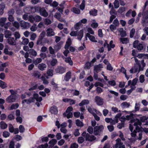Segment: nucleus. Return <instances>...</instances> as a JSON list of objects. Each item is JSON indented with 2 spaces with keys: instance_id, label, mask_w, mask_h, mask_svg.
I'll use <instances>...</instances> for the list:
<instances>
[{
  "instance_id": "23",
  "label": "nucleus",
  "mask_w": 148,
  "mask_h": 148,
  "mask_svg": "<svg viewBox=\"0 0 148 148\" xmlns=\"http://www.w3.org/2000/svg\"><path fill=\"white\" fill-rule=\"evenodd\" d=\"M84 35L83 31L82 29L79 32H77V39L80 40H81Z\"/></svg>"
},
{
  "instance_id": "64",
  "label": "nucleus",
  "mask_w": 148,
  "mask_h": 148,
  "mask_svg": "<svg viewBox=\"0 0 148 148\" xmlns=\"http://www.w3.org/2000/svg\"><path fill=\"white\" fill-rule=\"evenodd\" d=\"M6 66V64L5 63L2 64L0 65V71H3L4 70Z\"/></svg>"
},
{
  "instance_id": "22",
  "label": "nucleus",
  "mask_w": 148,
  "mask_h": 148,
  "mask_svg": "<svg viewBox=\"0 0 148 148\" xmlns=\"http://www.w3.org/2000/svg\"><path fill=\"white\" fill-rule=\"evenodd\" d=\"M86 36H88L91 41L94 42H97V40L95 39V37L92 35H90L89 34L87 33Z\"/></svg>"
},
{
  "instance_id": "2",
  "label": "nucleus",
  "mask_w": 148,
  "mask_h": 148,
  "mask_svg": "<svg viewBox=\"0 0 148 148\" xmlns=\"http://www.w3.org/2000/svg\"><path fill=\"white\" fill-rule=\"evenodd\" d=\"M35 99L37 101L40 102L42 100V98L41 97H39L38 94H34L33 95V97H30L28 99L23 100L22 102V104L23 105L25 103L27 104H29L34 102L35 101Z\"/></svg>"
},
{
  "instance_id": "30",
  "label": "nucleus",
  "mask_w": 148,
  "mask_h": 148,
  "mask_svg": "<svg viewBox=\"0 0 148 148\" xmlns=\"http://www.w3.org/2000/svg\"><path fill=\"white\" fill-rule=\"evenodd\" d=\"M89 103V101L87 99H84L82 100L81 102L79 104V106H81L84 105L88 104Z\"/></svg>"
},
{
  "instance_id": "57",
  "label": "nucleus",
  "mask_w": 148,
  "mask_h": 148,
  "mask_svg": "<svg viewBox=\"0 0 148 148\" xmlns=\"http://www.w3.org/2000/svg\"><path fill=\"white\" fill-rule=\"evenodd\" d=\"M94 86L96 87H98V86H100L102 87H103L104 84L100 82H96L94 84Z\"/></svg>"
},
{
  "instance_id": "43",
  "label": "nucleus",
  "mask_w": 148,
  "mask_h": 148,
  "mask_svg": "<svg viewBox=\"0 0 148 148\" xmlns=\"http://www.w3.org/2000/svg\"><path fill=\"white\" fill-rule=\"evenodd\" d=\"M82 24L80 22L77 23L74 26V28L75 30H78L80 28V27L81 26Z\"/></svg>"
},
{
  "instance_id": "13",
  "label": "nucleus",
  "mask_w": 148,
  "mask_h": 148,
  "mask_svg": "<svg viewBox=\"0 0 148 148\" xmlns=\"http://www.w3.org/2000/svg\"><path fill=\"white\" fill-rule=\"evenodd\" d=\"M123 112H127V113L130 114V115L126 116L125 117L124 116H122V117H123V118L122 119V120H123L124 121H125V120H129L131 119L134 115V114L132 113V112L130 111L127 112L126 111H124Z\"/></svg>"
},
{
  "instance_id": "36",
  "label": "nucleus",
  "mask_w": 148,
  "mask_h": 148,
  "mask_svg": "<svg viewBox=\"0 0 148 148\" xmlns=\"http://www.w3.org/2000/svg\"><path fill=\"white\" fill-rule=\"evenodd\" d=\"M5 6V4L4 3L0 4V14L1 15H2L3 13Z\"/></svg>"
},
{
  "instance_id": "8",
  "label": "nucleus",
  "mask_w": 148,
  "mask_h": 148,
  "mask_svg": "<svg viewBox=\"0 0 148 148\" xmlns=\"http://www.w3.org/2000/svg\"><path fill=\"white\" fill-rule=\"evenodd\" d=\"M130 122L132 123H134V125L136 126V128L137 130L138 129V126H141V123L139 119H132L131 120Z\"/></svg>"
},
{
  "instance_id": "1",
  "label": "nucleus",
  "mask_w": 148,
  "mask_h": 148,
  "mask_svg": "<svg viewBox=\"0 0 148 148\" xmlns=\"http://www.w3.org/2000/svg\"><path fill=\"white\" fill-rule=\"evenodd\" d=\"M146 64L144 62V60H142L140 63L135 64L133 67L130 70L131 73H134L140 71H143L144 67L145 66Z\"/></svg>"
},
{
  "instance_id": "34",
  "label": "nucleus",
  "mask_w": 148,
  "mask_h": 148,
  "mask_svg": "<svg viewBox=\"0 0 148 148\" xmlns=\"http://www.w3.org/2000/svg\"><path fill=\"white\" fill-rule=\"evenodd\" d=\"M130 106V103L127 102H123L121 104V106L123 108H128Z\"/></svg>"
},
{
  "instance_id": "56",
  "label": "nucleus",
  "mask_w": 148,
  "mask_h": 148,
  "mask_svg": "<svg viewBox=\"0 0 148 148\" xmlns=\"http://www.w3.org/2000/svg\"><path fill=\"white\" fill-rule=\"evenodd\" d=\"M126 8L125 7H120L119 9L118 12L119 13H122L125 11Z\"/></svg>"
},
{
  "instance_id": "27",
  "label": "nucleus",
  "mask_w": 148,
  "mask_h": 148,
  "mask_svg": "<svg viewBox=\"0 0 148 148\" xmlns=\"http://www.w3.org/2000/svg\"><path fill=\"white\" fill-rule=\"evenodd\" d=\"M123 118V117H121L120 118V120L121 122V123H119L117 125V127L120 129H121L124 125L125 123L124 121L122 120Z\"/></svg>"
},
{
  "instance_id": "10",
  "label": "nucleus",
  "mask_w": 148,
  "mask_h": 148,
  "mask_svg": "<svg viewBox=\"0 0 148 148\" xmlns=\"http://www.w3.org/2000/svg\"><path fill=\"white\" fill-rule=\"evenodd\" d=\"M103 129V127L102 125L99 126H96L94 128V134L95 135H98L99 132L102 131Z\"/></svg>"
},
{
  "instance_id": "50",
  "label": "nucleus",
  "mask_w": 148,
  "mask_h": 148,
  "mask_svg": "<svg viewBox=\"0 0 148 148\" xmlns=\"http://www.w3.org/2000/svg\"><path fill=\"white\" fill-rule=\"evenodd\" d=\"M108 83L109 85L112 86H114L116 85L115 81L114 80L108 81Z\"/></svg>"
},
{
  "instance_id": "59",
  "label": "nucleus",
  "mask_w": 148,
  "mask_h": 148,
  "mask_svg": "<svg viewBox=\"0 0 148 148\" xmlns=\"http://www.w3.org/2000/svg\"><path fill=\"white\" fill-rule=\"evenodd\" d=\"M140 82L143 83L145 81V76L143 75H141L139 77V78Z\"/></svg>"
},
{
  "instance_id": "55",
  "label": "nucleus",
  "mask_w": 148,
  "mask_h": 148,
  "mask_svg": "<svg viewBox=\"0 0 148 148\" xmlns=\"http://www.w3.org/2000/svg\"><path fill=\"white\" fill-rule=\"evenodd\" d=\"M72 10L74 13L75 14H79L80 13V11L79 9L75 8H73Z\"/></svg>"
},
{
  "instance_id": "54",
  "label": "nucleus",
  "mask_w": 148,
  "mask_h": 148,
  "mask_svg": "<svg viewBox=\"0 0 148 148\" xmlns=\"http://www.w3.org/2000/svg\"><path fill=\"white\" fill-rule=\"evenodd\" d=\"M94 75H93V77L96 80L98 79L99 81H102V80H103V79H101L100 78H99L98 77V75L97 73H95L94 71Z\"/></svg>"
},
{
  "instance_id": "44",
  "label": "nucleus",
  "mask_w": 148,
  "mask_h": 148,
  "mask_svg": "<svg viewBox=\"0 0 148 148\" xmlns=\"http://www.w3.org/2000/svg\"><path fill=\"white\" fill-rule=\"evenodd\" d=\"M18 103H15L11 105L10 110H12L15 109L17 108L18 107Z\"/></svg>"
},
{
  "instance_id": "61",
  "label": "nucleus",
  "mask_w": 148,
  "mask_h": 148,
  "mask_svg": "<svg viewBox=\"0 0 148 148\" xmlns=\"http://www.w3.org/2000/svg\"><path fill=\"white\" fill-rule=\"evenodd\" d=\"M29 53L33 56H36L37 55V52L33 49H31L29 52Z\"/></svg>"
},
{
  "instance_id": "26",
  "label": "nucleus",
  "mask_w": 148,
  "mask_h": 148,
  "mask_svg": "<svg viewBox=\"0 0 148 148\" xmlns=\"http://www.w3.org/2000/svg\"><path fill=\"white\" fill-rule=\"evenodd\" d=\"M22 40L21 43L22 44L24 45H26L29 42V40L28 38H26L25 37H23L22 38Z\"/></svg>"
},
{
  "instance_id": "29",
  "label": "nucleus",
  "mask_w": 148,
  "mask_h": 148,
  "mask_svg": "<svg viewBox=\"0 0 148 148\" xmlns=\"http://www.w3.org/2000/svg\"><path fill=\"white\" fill-rule=\"evenodd\" d=\"M71 41L70 38H68L64 47L65 49H68L69 47L71 45Z\"/></svg>"
},
{
  "instance_id": "25",
  "label": "nucleus",
  "mask_w": 148,
  "mask_h": 148,
  "mask_svg": "<svg viewBox=\"0 0 148 148\" xmlns=\"http://www.w3.org/2000/svg\"><path fill=\"white\" fill-rule=\"evenodd\" d=\"M138 80V79L137 78H135L133 79L132 82L131 80H129L128 82V85L130 86L131 84H132V85H135L137 83Z\"/></svg>"
},
{
  "instance_id": "16",
  "label": "nucleus",
  "mask_w": 148,
  "mask_h": 148,
  "mask_svg": "<svg viewBox=\"0 0 148 148\" xmlns=\"http://www.w3.org/2000/svg\"><path fill=\"white\" fill-rule=\"evenodd\" d=\"M56 73L62 74L65 72V69L63 67H59L56 69Z\"/></svg>"
},
{
  "instance_id": "58",
  "label": "nucleus",
  "mask_w": 148,
  "mask_h": 148,
  "mask_svg": "<svg viewBox=\"0 0 148 148\" xmlns=\"http://www.w3.org/2000/svg\"><path fill=\"white\" fill-rule=\"evenodd\" d=\"M19 130L20 133H23L24 132L25 129L24 126L21 125L19 126Z\"/></svg>"
},
{
  "instance_id": "62",
  "label": "nucleus",
  "mask_w": 148,
  "mask_h": 148,
  "mask_svg": "<svg viewBox=\"0 0 148 148\" xmlns=\"http://www.w3.org/2000/svg\"><path fill=\"white\" fill-rule=\"evenodd\" d=\"M49 53L51 54H53L55 53V49L52 47L50 46L49 47Z\"/></svg>"
},
{
  "instance_id": "32",
  "label": "nucleus",
  "mask_w": 148,
  "mask_h": 148,
  "mask_svg": "<svg viewBox=\"0 0 148 148\" xmlns=\"http://www.w3.org/2000/svg\"><path fill=\"white\" fill-rule=\"evenodd\" d=\"M11 32L9 30H6L5 32V37L6 38H9L11 36Z\"/></svg>"
},
{
  "instance_id": "19",
  "label": "nucleus",
  "mask_w": 148,
  "mask_h": 148,
  "mask_svg": "<svg viewBox=\"0 0 148 148\" xmlns=\"http://www.w3.org/2000/svg\"><path fill=\"white\" fill-rule=\"evenodd\" d=\"M54 17L61 22H66L64 19L61 18V14L60 13H56L54 15Z\"/></svg>"
},
{
  "instance_id": "48",
  "label": "nucleus",
  "mask_w": 148,
  "mask_h": 148,
  "mask_svg": "<svg viewBox=\"0 0 148 148\" xmlns=\"http://www.w3.org/2000/svg\"><path fill=\"white\" fill-rule=\"evenodd\" d=\"M37 29V25L36 24H33L30 27V30L32 32L36 31Z\"/></svg>"
},
{
  "instance_id": "9",
  "label": "nucleus",
  "mask_w": 148,
  "mask_h": 148,
  "mask_svg": "<svg viewBox=\"0 0 148 148\" xmlns=\"http://www.w3.org/2000/svg\"><path fill=\"white\" fill-rule=\"evenodd\" d=\"M88 110L90 113L93 115L95 113H96L97 114H98L99 116H101L102 115V114L101 113L93 108H92L91 107H88Z\"/></svg>"
},
{
  "instance_id": "6",
  "label": "nucleus",
  "mask_w": 148,
  "mask_h": 148,
  "mask_svg": "<svg viewBox=\"0 0 148 148\" xmlns=\"http://www.w3.org/2000/svg\"><path fill=\"white\" fill-rule=\"evenodd\" d=\"M16 98V95H11L6 98V100L7 102L10 103L15 101Z\"/></svg>"
},
{
  "instance_id": "41",
  "label": "nucleus",
  "mask_w": 148,
  "mask_h": 148,
  "mask_svg": "<svg viewBox=\"0 0 148 148\" xmlns=\"http://www.w3.org/2000/svg\"><path fill=\"white\" fill-rule=\"evenodd\" d=\"M114 7L115 8H118L119 6V0H115L114 2Z\"/></svg>"
},
{
  "instance_id": "39",
  "label": "nucleus",
  "mask_w": 148,
  "mask_h": 148,
  "mask_svg": "<svg viewBox=\"0 0 148 148\" xmlns=\"http://www.w3.org/2000/svg\"><path fill=\"white\" fill-rule=\"evenodd\" d=\"M13 25L16 28L18 29L20 28L19 23L17 21H15L12 23Z\"/></svg>"
},
{
  "instance_id": "21",
  "label": "nucleus",
  "mask_w": 148,
  "mask_h": 148,
  "mask_svg": "<svg viewBox=\"0 0 148 148\" xmlns=\"http://www.w3.org/2000/svg\"><path fill=\"white\" fill-rule=\"evenodd\" d=\"M96 138L93 135H90L88 134H87V135L86 137V140H88L90 141H92L95 140Z\"/></svg>"
},
{
  "instance_id": "33",
  "label": "nucleus",
  "mask_w": 148,
  "mask_h": 148,
  "mask_svg": "<svg viewBox=\"0 0 148 148\" xmlns=\"http://www.w3.org/2000/svg\"><path fill=\"white\" fill-rule=\"evenodd\" d=\"M120 40L123 44H126L129 42V40L127 38H120Z\"/></svg>"
},
{
  "instance_id": "37",
  "label": "nucleus",
  "mask_w": 148,
  "mask_h": 148,
  "mask_svg": "<svg viewBox=\"0 0 148 148\" xmlns=\"http://www.w3.org/2000/svg\"><path fill=\"white\" fill-rule=\"evenodd\" d=\"M7 125L4 122L2 121L0 123V127L2 129H5L7 127Z\"/></svg>"
},
{
  "instance_id": "14",
  "label": "nucleus",
  "mask_w": 148,
  "mask_h": 148,
  "mask_svg": "<svg viewBox=\"0 0 148 148\" xmlns=\"http://www.w3.org/2000/svg\"><path fill=\"white\" fill-rule=\"evenodd\" d=\"M47 35L48 36H51L55 35V33L53 29L51 28H48L46 30Z\"/></svg>"
},
{
  "instance_id": "52",
  "label": "nucleus",
  "mask_w": 148,
  "mask_h": 148,
  "mask_svg": "<svg viewBox=\"0 0 148 148\" xmlns=\"http://www.w3.org/2000/svg\"><path fill=\"white\" fill-rule=\"evenodd\" d=\"M61 48V46L60 44H58L54 46L55 51H57Z\"/></svg>"
},
{
  "instance_id": "51",
  "label": "nucleus",
  "mask_w": 148,
  "mask_h": 148,
  "mask_svg": "<svg viewBox=\"0 0 148 148\" xmlns=\"http://www.w3.org/2000/svg\"><path fill=\"white\" fill-rule=\"evenodd\" d=\"M97 11L95 10H92L90 11V15L94 16H96L97 15Z\"/></svg>"
},
{
  "instance_id": "53",
  "label": "nucleus",
  "mask_w": 148,
  "mask_h": 148,
  "mask_svg": "<svg viewBox=\"0 0 148 148\" xmlns=\"http://www.w3.org/2000/svg\"><path fill=\"white\" fill-rule=\"evenodd\" d=\"M53 70L49 69L47 71V73L48 76L52 77L53 75Z\"/></svg>"
},
{
  "instance_id": "46",
  "label": "nucleus",
  "mask_w": 148,
  "mask_h": 148,
  "mask_svg": "<svg viewBox=\"0 0 148 148\" xmlns=\"http://www.w3.org/2000/svg\"><path fill=\"white\" fill-rule=\"evenodd\" d=\"M143 18L147 19L148 18V11L147 10L143 12L142 14Z\"/></svg>"
},
{
  "instance_id": "38",
  "label": "nucleus",
  "mask_w": 148,
  "mask_h": 148,
  "mask_svg": "<svg viewBox=\"0 0 148 148\" xmlns=\"http://www.w3.org/2000/svg\"><path fill=\"white\" fill-rule=\"evenodd\" d=\"M93 22L91 24V26L93 28H97L98 26V23L95 22V19L92 20Z\"/></svg>"
},
{
  "instance_id": "18",
  "label": "nucleus",
  "mask_w": 148,
  "mask_h": 148,
  "mask_svg": "<svg viewBox=\"0 0 148 148\" xmlns=\"http://www.w3.org/2000/svg\"><path fill=\"white\" fill-rule=\"evenodd\" d=\"M34 10V8L33 7H28L25 8L24 10V11L25 13L29 14L30 13L34 12V11H32V10Z\"/></svg>"
},
{
  "instance_id": "28",
  "label": "nucleus",
  "mask_w": 148,
  "mask_h": 148,
  "mask_svg": "<svg viewBox=\"0 0 148 148\" xmlns=\"http://www.w3.org/2000/svg\"><path fill=\"white\" fill-rule=\"evenodd\" d=\"M71 73L70 71H69L66 73L64 78V80L66 81H68L71 77Z\"/></svg>"
},
{
  "instance_id": "20",
  "label": "nucleus",
  "mask_w": 148,
  "mask_h": 148,
  "mask_svg": "<svg viewBox=\"0 0 148 148\" xmlns=\"http://www.w3.org/2000/svg\"><path fill=\"white\" fill-rule=\"evenodd\" d=\"M40 15L44 17H46L48 15V12L44 8H41V9H40Z\"/></svg>"
},
{
  "instance_id": "7",
  "label": "nucleus",
  "mask_w": 148,
  "mask_h": 148,
  "mask_svg": "<svg viewBox=\"0 0 148 148\" xmlns=\"http://www.w3.org/2000/svg\"><path fill=\"white\" fill-rule=\"evenodd\" d=\"M95 101L97 104L99 106L102 105L103 103V99L98 96L95 97Z\"/></svg>"
},
{
  "instance_id": "63",
  "label": "nucleus",
  "mask_w": 148,
  "mask_h": 148,
  "mask_svg": "<svg viewBox=\"0 0 148 148\" xmlns=\"http://www.w3.org/2000/svg\"><path fill=\"white\" fill-rule=\"evenodd\" d=\"M85 1L84 0L82 1V2L80 5V9L82 10H83L84 8H85Z\"/></svg>"
},
{
  "instance_id": "5",
  "label": "nucleus",
  "mask_w": 148,
  "mask_h": 148,
  "mask_svg": "<svg viewBox=\"0 0 148 148\" xmlns=\"http://www.w3.org/2000/svg\"><path fill=\"white\" fill-rule=\"evenodd\" d=\"M116 143L115 145V148H125V146L121 142V140L119 138H117L116 140Z\"/></svg>"
},
{
  "instance_id": "11",
  "label": "nucleus",
  "mask_w": 148,
  "mask_h": 148,
  "mask_svg": "<svg viewBox=\"0 0 148 148\" xmlns=\"http://www.w3.org/2000/svg\"><path fill=\"white\" fill-rule=\"evenodd\" d=\"M62 58L64 60L65 62L67 63H68L70 65L72 66L73 65V62L71 59L70 57H65L64 56H62Z\"/></svg>"
},
{
  "instance_id": "15",
  "label": "nucleus",
  "mask_w": 148,
  "mask_h": 148,
  "mask_svg": "<svg viewBox=\"0 0 148 148\" xmlns=\"http://www.w3.org/2000/svg\"><path fill=\"white\" fill-rule=\"evenodd\" d=\"M50 111L51 114H56L58 112L57 107L55 106H53L51 107Z\"/></svg>"
},
{
  "instance_id": "12",
  "label": "nucleus",
  "mask_w": 148,
  "mask_h": 148,
  "mask_svg": "<svg viewBox=\"0 0 148 148\" xmlns=\"http://www.w3.org/2000/svg\"><path fill=\"white\" fill-rule=\"evenodd\" d=\"M103 68L102 65L100 64L98 65H96L94 67V71L95 73H98L101 71Z\"/></svg>"
},
{
  "instance_id": "40",
  "label": "nucleus",
  "mask_w": 148,
  "mask_h": 148,
  "mask_svg": "<svg viewBox=\"0 0 148 148\" xmlns=\"http://www.w3.org/2000/svg\"><path fill=\"white\" fill-rule=\"evenodd\" d=\"M0 86L2 88H4L7 87V84L4 82L0 80Z\"/></svg>"
},
{
  "instance_id": "47",
  "label": "nucleus",
  "mask_w": 148,
  "mask_h": 148,
  "mask_svg": "<svg viewBox=\"0 0 148 148\" xmlns=\"http://www.w3.org/2000/svg\"><path fill=\"white\" fill-rule=\"evenodd\" d=\"M76 124L77 126L79 127H82L83 125L82 122L78 119L76 120Z\"/></svg>"
},
{
  "instance_id": "35",
  "label": "nucleus",
  "mask_w": 148,
  "mask_h": 148,
  "mask_svg": "<svg viewBox=\"0 0 148 148\" xmlns=\"http://www.w3.org/2000/svg\"><path fill=\"white\" fill-rule=\"evenodd\" d=\"M57 143V141L56 139H53L51 140L50 141L49 143V146L50 147H52L54 145H55V144Z\"/></svg>"
},
{
  "instance_id": "49",
  "label": "nucleus",
  "mask_w": 148,
  "mask_h": 148,
  "mask_svg": "<svg viewBox=\"0 0 148 148\" xmlns=\"http://www.w3.org/2000/svg\"><path fill=\"white\" fill-rule=\"evenodd\" d=\"M14 35L15 38V39L16 40L17 39L19 38L21 36L20 33L18 32H15L14 33Z\"/></svg>"
},
{
  "instance_id": "3",
  "label": "nucleus",
  "mask_w": 148,
  "mask_h": 148,
  "mask_svg": "<svg viewBox=\"0 0 148 148\" xmlns=\"http://www.w3.org/2000/svg\"><path fill=\"white\" fill-rule=\"evenodd\" d=\"M42 19V17L39 15H30L29 16V21L32 23H34V21L39 22Z\"/></svg>"
},
{
  "instance_id": "4",
  "label": "nucleus",
  "mask_w": 148,
  "mask_h": 148,
  "mask_svg": "<svg viewBox=\"0 0 148 148\" xmlns=\"http://www.w3.org/2000/svg\"><path fill=\"white\" fill-rule=\"evenodd\" d=\"M20 25L22 29H26L29 28L30 26V23L26 22L23 20L19 22Z\"/></svg>"
},
{
  "instance_id": "17",
  "label": "nucleus",
  "mask_w": 148,
  "mask_h": 148,
  "mask_svg": "<svg viewBox=\"0 0 148 148\" xmlns=\"http://www.w3.org/2000/svg\"><path fill=\"white\" fill-rule=\"evenodd\" d=\"M7 41L9 45H14L16 44V40L14 38H10L7 40Z\"/></svg>"
},
{
  "instance_id": "24",
  "label": "nucleus",
  "mask_w": 148,
  "mask_h": 148,
  "mask_svg": "<svg viewBox=\"0 0 148 148\" xmlns=\"http://www.w3.org/2000/svg\"><path fill=\"white\" fill-rule=\"evenodd\" d=\"M46 64L43 63L40 64L38 65V68L42 71L44 70L46 68Z\"/></svg>"
},
{
  "instance_id": "31",
  "label": "nucleus",
  "mask_w": 148,
  "mask_h": 148,
  "mask_svg": "<svg viewBox=\"0 0 148 148\" xmlns=\"http://www.w3.org/2000/svg\"><path fill=\"white\" fill-rule=\"evenodd\" d=\"M7 20L5 17H2L0 18V25L3 26L4 25V23Z\"/></svg>"
},
{
  "instance_id": "42",
  "label": "nucleus",
  "mask_w": 148,
  "mask_h": 148,
  "mask_svg": "<svg viewBox=\"0 0 148 148\" xmlns=\"http://www.w3.org/2000/svg\"><path fill=\"white\" fill-rule=\"evenodd\" d=\"M145 56L147 57L148 59V54L139 53L137 54L136 57H138L139 58H140Z\"/></svg>"
},
{
  "instance_id": "45",
  "label": "nucleus",
  "mask_w": 148,
  "mask_h": 148,
  "mask_svg": "<svg viewBox=\"0 0 148 148\" xmlns=\"http://www.w3.org/2000/svg\"><path fill=\"white\" fill-rule=\"evenodd\" d=\"M42 60L41 58H38L34 60L33 63L36 65L38 64V63H40L42 62Z\"/></svg>"
},
{
  "instance_id": "60",
  "label": "nucleus",
  "mask_w": 148,
  "mask_h": 148,
  "mask_svg": "<svg viewBox=\"0 0 148 148\" xmlns=\"http://www.w3.org/2000/svg\"><path fill=\"white\" fill-rule=\"evenodd\" d=\"M116 25L111 24L110 26V28L111 31H113L116 29Z\"/></svg>"
}]
</instances>
